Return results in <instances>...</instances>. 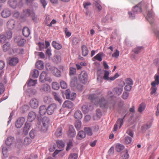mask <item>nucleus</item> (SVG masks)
Wrapping results in <instances>:
<instances>
[{
    "label": "nucleus",
    "instance_id": "28",
    "mask_svg": "<svg viewBox=\"0 0 159 159\" xmlns=\"http://www.w3.org/2000/svg\"><path fill=\"white\" fill-rule=\"evenodd\" d=\"M19 61V60L17 57H13L10 59L9 64L11 66H14L16 65Z\"/></svg>",
    "mask_w": 159,
    "mask_h": 159
},
{
    "label": "nucleus",
    "instance_id": "60",
    "mask_svg": "<svg viewBox=\"0 0 159 159\" xmlns=\"http://www.w3.org/2000/svg\"><path fill=\"white\" fill-rule=\"evenodd\" d=\"M76 73V68L73 67H70V75H73L75 74Z\"/></svg>",
    "mask_w": 159,
    "mask_h": 159
},
{
    "label": "nucleus",
    "instance_id": "42",
    "mask_svg": "<svg viewBox=\"0 0 159 159\" xmlns=\"http://www.w3.org/2000/svg\"><path fill=\"white\" fill-rule=\"evenodd\" d=\"M7 40H8L7 39L5 34L4 33L0 35V42L1 43H4Z\"/></svg>",
    "mask_w": 159,
    "mask_h": 159
},
{
    "label": "nucleus",
    "instance_id": "45",
    "mask_svg": "<svg viewBox=\"0 0 159 159\" xmlns=\"http://www.w3.org/2000/svg\"><path fill=\"white\" fill-rule=\"evenodd\" d=\"M75 128L77 130H80L82 126V123L81 121H79L76 122L75 124Z\"/></svg>",
    "mask_w": 159,
    "mask_h": 159
},
{
    "label": "nucleus",
    "instance_id": "62",
    "mask_svg": "<svg viewBox=\"0 0 159 159\" xmlns=\"http://www.w3.org/2000/svg\"><path fill=\"white\" fill-rule=\"evenodd\" d=\"M142 48V47H137L134 49L133 51L135 53L138 54L140 52V50Z\"/></svg>",
    "mask_w": 159,
    "mask_h": 159
},
{
    "label": "nucleus",
    "instance_id": "51",
    "mask_svg": "<svg viewBox=\"0 0 159 159\" xmlns=\"http://www.w3.org/2000/svg\"><path fill=\"white\" fill-rule=\"evenodd\" d=\"M78 154L76 153H71L68 159H77L78 158Z\"/></svg>",
    "mask_w": 159,
    "mask_h": 159
},
{
    "label": "nucleus",
    "instance_id": "2",
    "mask_svg": "<svg viewBox=\"0 0 159 159\" xmlns=\"http://www.w3.org/2000/svg\"><path fill=\"white\" fill-rule=\"evenodd\" d=\"M109 71L105 70L103 76V79L105 80H107L109 82H111L114 80L116 79L119 76V75L118 73H116L113 76L109 77Z\"/></svg>",
    "mask_w": 159,
    "mask_h": 159
},
{
    "label": "nucleus",
    "instance_id": "1",
    "mask_svg": "<svg viewBox=\"0 0 159 159\" xmlns=\"http://www.w3.org/2000/svg\"><path fill=\"white\" fill-rule=\"evenodd\" d=\"M94 98V95L91 94L89 96V98L92 100V102L96 107L99 106L100 107H105L107 102L103 97H102L100 98Z\"/></svg>",
    "mask_w": 159,
    "mask_h": 159
},
{
    "label": "nucleus",
    "instance_id": "55",
    "mask_svg": "<svg viewBox=\"0 0 159 159\" xmlns=\"http://www.w3.org/2000/svg\"><path fill=\"white\" fill-rule=\"evenodd\" d=\"M62 134V130L61 128H59L55 133V134L57 137H59L61 136Z\"/></svg>",
    "mask_w": 159,
    "mask_h": 159
},
{
    "label": "nucleus",
    "instance_id": "7",
    "mask_svg": "<svg viewBox=\"0 0 159 159\" xmlns=\"http://www.w3.org/2000/svg\"><path fill=\"white\" fill-rule=\"evenodd\" d=\"M88 78L87 73L84 70L82 71L79 76V80L83 83H85L87 81Z\"/></svg>",
    "mask_w": 159,
    "mask_h": 159
},
{
    "label": "nucleus",
    "instance_id": "50",
    "mask_svg": "<svg viewBox=\"0 0 159 159\" xmlns=\"http://www.w3.org/2000/svg\"><path fill=\"white\" fill-rule=\"evenodd\" d=\"M120 55V51L117 49H116L114 52L112 54L111 57H112L117 58Z\"/></svg>",
    "mask_w": 159,
    "mask_h": 159
},
{
    "label": "nucleus",
    "instance_id": "59",
    "mask_svg": "<svg viewBox=\"0 0 159 159\" xmlns=\"http://www.w3.org/2000/svg\"><path fill=\"white\" fill-rule=\"evenodd\" d=\"M125 82L127 85L132 86L133 84L132 80L130 78H127L125 80Z\"/></svg>",
    "mask_w": 159,
    "mask_h": 159
},
{
    "label": "nucleus",
    "instance_id": "9",
    "mask_svg": "<svg viewBox=\"0 0 159 159\" xmlns=\"http://www.w3.org/2000/svg\"><path fill=\"white\" fill-rule=\"evenodd\" d=\"M16 26V22L13 19L9 20L7 22V27L10 31L13 30Z\"/></svg>",
    "mask_w": 159,
    "mask_h": 159
},
{
    "label": "nucleus",
    "instance_id": "20",
    "mask_svg": "<svg viewBox=\"0 0 159 159\" xmlns=\"http://www.w3.org/2000/svg\"><path fill=\"white\" fill-rule=\"evenodd\" d=\"M50 86L48 84H44L40 89V90L42 92L47 93L50 91Z\"/></svg>",
    "mask_w": 159,
    "mask_h": 159
},
{
    "label": "nucleus",
    "instance_id": "3",
    "mask_svg": "<svg viewBox=\"0 0 159 159\" xmlns=\"http://www.w3.org/2000/svg\"><path fill=\"white\" fill-rule=\"evenodd\" d=\"M39 81L42 83H44L46 81H48L49 83H51L52 81V80L48 76L46 72L43 71L41 73L40 76Z\"/></svg>",
    "mask_w": 159,
    "mask_h": 159
},
{
    "label": "nucleus",
    "instance_id": "17",
    "mask_svg": "<svg viewBox=\"0 0 159 159\" xmlns=\"http://www.w3.org/2000/svg\"><path fill=\"white\" fill-rule=\"evenodd\" d=\"M11 12L9 9H5L1 12V15L3 18H7L11 15Z\"/></svg>",
    "mask_w": 159,
    "mask_h": 159
},
{
    "label": "nucleus",
    "instance_id": "25",
    "mask_svg": "<svg viewBox=\"0 0 159 159\" xmlns=\"http://www.w3.org/2000/svg\"><path fill=\"white\" fill-rule=\"evenodd\" d=\"M154 16V14L153 12H151L150 11L148 12L147 16V18L150 22V23H152L153 21Z\"/></svg>",
    "mask_w": 159,
    "mask_h": 159
},
{
    "label": "nucleus",
    "instance_id": "11",
    "mask_svg": "<svg viewBox=\"0 0 159 159\" xmlns=\"http://www.w3.org/2000/svg\"><path fill=\"white\" fill-rule=\"evenodd\" d=\"M125 117V116L124 117ZM124 118H119L117 120L116 123L115 125L113 128V131L114 132H116L119 128L120 129L121 126H122L123 124V121Z\"/></svg>",
    "mask_w": 159,
    "mask_h": 159
},
{
    "label": "nucleus",
    "instance_id": "56",
    "mask_svg": "<svg viewBox=\"0 0 159 159\" xmlns=\"http://www.w3.org/2000/svg\"><path fill=\"white\" fill-rule=\"evenodd\" d=\"M125 153L122 156L123 159H128L129 157V152L127 149H125L124 151Z\"/></svg>",
    "mask_w": 159,
    "mask_h": 159
},
{
    "label": "nucleus",
    "instance_id": "48",
    "mask_svg": "<svg viewBox=\"0 0 159 159\" xmlns=\"http://www.w3.org/2000/svg\"><path fill=\"white\" fill-rule=\"evenodd\" d=\"M57 145L58 147L59 148H62L64 146V142L61 140H58L57 141Z\"/></svg>",
    "mask_w": 159,
    "mask_h": 159
},
{
    "label": "nucleus",
    "instance_id": "39",
    "mask_svg": "<svg viewBox=\"0 0 159 159\" xmlns=\"http://www.w3.org/2000/svg\"><path fill=\"white\" fill-rule=\"evenodd\" d=\"M124 148V146L120 144H117L116 146V149L118 152H121Z\"/></svg>",
    "mask_w": 159,
    "mask_h": 159
},
{
    "label": "nucleus",
    "instance_id": "29",
    "mask_svg": "<svg viewBox=\"0 0 159 159\" xmlns=\"http://www.w3.org/2000/svg\"><path fill=\"white\" fill-rule=\"evenodd\" d=\"M83 115L82 114L79 110H77L76 111L74 114V117L77 119H80L82 117Z\"/></svg>",
    "mask_w": 159,
    "mask_h": 159
},
{
    "label": "nucleus",
    "instance_id": "38",
    "mask_svg": "<svg viewBox=\"0 0 159 159\" xmlns=\"http://www.w3.org/2000/svg\"><path fill=\"white\" fill-rule=\"evenodd\" d=\"M8 152V148L5 146H2V153L4 157H7Z\"/></svg>",
    "mask_w": 159,
    "mask_h": 159
},
{
    "label": "nucleus",
    "instance_id": "22",
    "mask_svg": "<svg viewBox=\"0 0 159 159\" xmlns=\"http://www.w3.org/2000/svg\"><path fill=\"white\" fill-rule=\"evenodd\" d=\"M51 70L53 74L57 77L61 76V72L56 67H53L51 68Z\"/></svg>",
    "mask_w": 159,
    "mask_h": 159
},
{
    "label": "nucleus",
    "instance_id": "52",
    "mask_svg": "<svg viewBox=\"0 0 159 159\" xmlns=\"http://www.w3.org/2000/svg\"><path fill=\"white\" fill-rule=\"evenodd\" d=\"M32 142L31 139L29 138L26 137L25 138L24 144V145L26 146L30 144Z\"/></svg>",
    "mask_w": 159,
    "mask_h": 159
},
{
    "label": "nucleus",
    "instance_id": "35",
    "mask_svg": "<svg viewBox=\"0 0 159 159\" xmlns=\"http://www.w3.org/2000/svg\"><path fill=\"white\" fill-rule=\"evenodd\" d=\"M103 54V53L102 52H100L97 54L93 59H95L99 61H101L102 60V56Z\"/></svg>",
    "mask_w": 159,
    "mask_h": 159
},
{
    "label": "nucleus",
    "instance_id": "40",
    "mask_svg": "<svg viewBox=\"0 0 159 159\" xmlns=\"http://www.w3.org/2000/svg\"><path fill=\"white\" fill-rule=\"evenodd\" d=\"M10 48V44L8 42H7L3 45V50L4 52L8 51Z\"/></svg>",
    "mask_w": 159,
    "mask_h": 159
},
{
    "label": "nucleus",
    "instance_id": "36",
    "mask_svg": "<svg viewBox=\"0 0 159 159\" xmlns=\"http://www.w3.org/2000/svg\"><path fill=\"white\" fill-rule=\"evenodd\" d=\"M37 68L40 69H42L44 67L43 62L41 61H37L36 64Z\"/></svg>",
    "mask_w": 159,
    "mask_h": 159
},
{
    "label": "nucleus",
    "instance_id": "34",
    "mask_svg": "<svg viewBox=\"0 0 159 159\" xmlns=\"http://www.w3.org/2000/svg\"><path fill=\"white\" fill-rule=\"evenodd\" d=\"M85 132L89 136H91L93 135V132L92 129L90 127H85L84 129Z\"/></svg>",
    "mask_w": 159,
    "mask_h": 159
},
{
    "label": "nucleus",
    "instance_id": "58",
    "mask_svg": "<svg viewBox=\"0 0 159 159\" xmlns=\"http://www.w3.org/2000/svg\"><path fill=\"white\" fill-rule=\"evenodd\" d=\"M113 94H114L113 92H112L111 91L108 92L107 95L108 100H109L111 99L113 96Z\"/></svg>",
    "mask_w": 159,
    "mask_h": 159
},
{
    "label": "nucleus",
    "instance_id": "27",
    "mask_svg": "<svg viewBox=\"0 0 159 159\" xmlns=\"http://www.w3.org/2000/svg\"><path fill=\"white\" fill-rule=\"evenodd\" d=\"M82 53L83 56H86L89 53V50L87 46L85 45L82 46Z\"/></svg>",
    "mask_w": 159,
    "mask_h": 159
},
{
    "label": "nucleus",
    "instance_id": "12",
    "mask_svg": "<svg viewBox=\"0 0 159 159\" xmlns=\"http://www.w3.org/2000/svg\"><path fill=\"white\" fill-rule=\"evenodd\" d=\"M152 86L151 88V94L152 95L155 94L157 91V88L156 86L159 84V82L153 81L151 84Z\"/></svg>",
    "mask_w": 159,
    "mask_h": 159
},
{
    "label": "nucleus",
    "instance_id": "10",
    "mask_svg": "<svg viewBox=\"0 0 159 159\" xmlns=\"http://www.w3.org/2000/svg\"><path fill=\"white\" fill-rule=\"evenodd\" d=\"M57 108V106L55 103L49 105L47 108V113L49 115L53 114Z\"/></svg>",
    "mask_w": 159,
    "mask_h": 159
},
{
    "label": "nucleus",
    "instance_id": "23",
    "mask_svg": "<svg viewBox=\"0 0 159 159\" xmlns=\"http://www.w3.org/2000/svg\"><path fill=\"white\" fill-rule=\"evenodd\" d=\"M73 103L70 101H66L63 103L62 106L63 107H66L68 108H71L73 107Z\"/></svg>",
    "mask_w": 159,
    "mask_h": 159
},
{
    "label": "nucleus",
    "instance_id": "6",
    "mask_svg": "<svg viewBox=\"0 0 159 159\" xmlns=\"http://www.w3.org/2000/svg\"><path fill=\"white\" fill-rule=\"evenodd\" d=\"M123 90V86L119 85L115 87L113 90V92L116 96H119L121 94Z\"/></svg>",
    "mask_w": 159,
    "mask_h": 159
},
{
    "label": "nucleus",
    "instance_id": "44",
    "mask_svg": "<svg viewBox=\"0 0 159 159\" xmlns=\"http://www.w3.org/2000/svg\"><path fill=\"white\" fill-rule=\"evenodd\" d=\"M37 83V80L30 79L29 81L28 85L29 86H34Z\"/></svg>",
    "mask_w": 159,
    "mask_h": 159
},
{
    "label": "nucleus",
    "instance_id": "21",
    "mask_svg": "<svg viewBox=\"0 0 159 159\" xmlns=\"http://www.w3.org/2000/svg\"><path fill=\"white\" fill-rule=\"evenodd\" d=\"M47 113V109L46 106H42L39 108V113L40 115L43 116Z\"/></svg>",
    "mask_w": 159,
    "mask_h": 159
},
{
    "label": "nucleus",
    "instance_id": "49",
    "mask_svg": "<svg viewBox=\"0 0 159 159\" xmlns=\"http://www.w3.org/2000/svg\"><path fill=\"white\" fill-rule=\"evenodd\" d=\"M52 89L55 90H57L60 87L59 84L56 82H52Z\"/></svg>",
    "mask_w": 159,
    "mask_h": 159
},
{
    "label": "nucleus",
    "instance_id": "57",
    "mask_svg": "<svg viewBox=\"0 0 159 159\" xmlns=\"http://www.w3.org/2000/svg\"><path fill=\"white\" fill-rule=\"evenodd\" d=\"M61 87L63 89H66L67 87L66 83L64 81L62 80L60 82Z\"/></svg>",
    "mask_w": 159,
    "mask_h": 159
},
{
    "label": "nucleus",
    "instance_id": "61",
    "mask_svg": "<svg viewBox=\"0 0 159 159\" xmlns=\"http://www.w3.org/2000/svg\"><path fill=\"white\" fill-rule=\"evenodd\" d=\"M82 109L84 113H87L89 111V109L88 107L86 105H84L82 107Z\"/></svg>",
    "mask_w": 159,
    "mask_h": 159
},
{
    "label": "nucleus",
    "instance_id": "14",
    "mask_svg": "<svg viewBox=\"0 0 159 159\" xmlns=\"http://www.w3.org/2000/svg\"><path fill=\"white\" fill-rule=\"evenodd\" d=\"M15 41L20 46H23L25 42V40L21 36H17L15 39Z\"/></svg>",
    "mask_w": 159,
    "mask_h": 159
},
{
    "label": "nucleus",
    "instance_id": "16",
    "mask_svg": "<svg viewBox=\"0 0 159 159\" xmlns=\"http://www.w3.org/2000/svg\"><path fill=\"white\" fill-rule=\"evenodd\" d=\"M36 115V113L33 111H30L28 115V121L30 122H31L33 121L35 118Z\"/></svg>",
    "mask_w": 159,
    "mask_h": 159
},
{
    "label": "nucleus",
    "instance_id": "18",
    "mask_svg": "<svg viewBox=\"0 0 159 159\" xmlns=\"http://www.w3.org/2000/svg\"><path fill=\"white\" fill-rule=\"evenodd\" d=\"M152 121H149L142 126L141 127L142 131L143 132H144L146 130L149 129L152 126Z\"/></svg>",
    "mask_w": 159,
    "mask_h": 159
},
{
    "label": "nucleus",
    "instance_id": "26",
    "mask_svg": "<svg viewBox=\"0 0 159 159\" xmlns=\"http://www.w3.org/2000/svg\"><path fill=\"white\" fill-rule=\"evenodd\" d=\"M8 4L11 8L15 9L16 7L17 2L16 0H9Z\"/></svg>",
    "mask_w": 159,
    "mask_h": 159
},
{
    "label": "nucleus",
    "instance_id": "64",
    "mask_svg": "<svg viewBox=\"0 0 159 159\" xmlns=\"http://www.w3.org/2000/svg\"><path fill=\"white\" fill-rule=\"evenodd\" d=\"M129 95V93L126 92H124L122 95V98L124 99H126L128 98Z\"/></svg>",
    "mask_w": 159,
    "mask_h": 159
},
{
    "label": "nucleus",
    "instance_id": "30",
    "mask_svg": "<svg viewBox=\"0 0 159 159\" xmlns=\"http://www.w3.org/2000/svg\"><path fill=\"white\" fill-rule=\"evenodd\" d=\"M22 33L23 35L26 37H28L30 34L29 29L27 27H25L23 28Z\"/></svg>",
    "mask_w": 159,
    "mask_h": 159
},
{
    "label": "nucleus",
    "instance_id": "53",
    "mask_svg": "<svg viewBox=\"0 0 159 159\" xmlns=\"http://www.w3.org/2000/svg\"><path fill=\"white\" fill-rule=\"evenodd\" d=\"M132 141V139L129 137L126 136L125 137V143L126 144H129L131 143Z\"/></svg>",
    "mask_w": 159,
    "mask_h": 159
},
{
    "label": "nucleus",
    "instance_id": "43",
    "mask_svg": "<svg viewBox=\"0 0 159 159\" xmlns=\"http://www.w3.org/2000/svg\"><path fill=\"white\" fill-rule=\"evenodd\" d=\"M31 14L30 11L29 9H27L24 10L22 17H24L28 16H30Z\"/></svg>",
    "mask_w": 159,
    "mask_h": 159
},
{
    "label": "nucleus",
    "instance_id": "5",
    "mask_svg": "<svg viewBox=\"0 0 159 159\" xmlns=\"http://www.w3.org/2000/svg\"><path fill=\"white\" fill-rule=\"evenodd\" d=\"M29 105L33 109H36L38 108L39 105V100L36 98L31 99L29 102Z\"/></svg>",
    "mask_w": 159,
    "mask_h": 159
},
{
    "label": "nucleus",
    "instance_id": "41",
    "mask_svg": "<svg viewBox=\"0 0 159 159\" xmlns=\"http://www.w3.org/2000/svg\"><path fill=\"white\" fill-rule=\"evenodd\" d=\"M31 74L33 78H37L39 75V72L38 70L34 69L31 71Z\"/></svg>",
    "mask_w": 159,
    "mask_h": 159
},
{
    "label": "nucleus",
    "instance_id": "19",
    "mask_svg": "<svg viewBox=\"0 0 159 159\" xmlns=\"http://www.w3.org/2000/svg\"><path fill=\"white\" fill-rule=\"evenodd\" d=\"M86 136L85 132L83 130H81L78 132L76 138L77 139L80 140L85 138Z\"/></svg>",
    "mask_w": 159,
    "mask_h": 159
},
{
    "label": "nucleus",
    "instance_id": "32",
    "mask_svg": "<svg viewBox=\"0 0 159 159\" xmlns=\"http://www.w3.org/2000/svg\"><path fill=\"white\" fill-rule=\"evenodd\" d=\"M53 95L55 100L61 104L62 102V100L56 92L53 93Z\"/></svg>",
    "mask_w": 159,
    "mask_h": 159
},
{
    "label": "nucleus",
    "instance_id": "24",
    "mask_svg": "<svg viewBox=\"0 0 159 159\" xmlns=\"http://www.w3.org/2000/svg\"><path fill=\"white\" fill-rule=\"evenodd\" d=\"M31 125L30 123L26 122L23 128V132L25 134H28L29 129L30 128Z\"/></svg>",
    "mask_w": 159,
    "mask_h": 159
},
{
    "label": "nucleus",
    "instance_id": "37",
    "mask_svg": "<svg viewBox=\"0 0 159 159\" xmlns=\"http://www.w3.org/2000/svg\"><path fill=\"white\" fill-rule=\"evenodd\" d=\"M52 44L53 47L57 49H60L62 48L61 45L56 41H52Z\"/></svg>",
    "mask_w": 159,
    "mask_h": 159
},
{
    "label": "nucleus",
    "instance_id": "33",
    "mask_svg": "<svg viewBox=\"0 0 159 159\" xmlns=\"http://www.w3.org/2000/svg\"><path fill=\"white\" fill-rule=\"evenodd\" d=\"M133 11L134 13H137L141 12L142 10L141 5L139 4L134 7Z\"/></svg>",
    "mask_w": 159,
    "mask_h": 159
},
{
    "label": "nucleus",
    "instance_id": "15",
    "mask_svg": "<svg viewBox=\"0 0 159 159\" xmlns=\"http://www.w3.org/2000/svg\"><path fill=\"white\" fill-rule=\"evenodd\" d=\"M76 134V132L75 131L73 126L72 125L70 126L68 132V136L70 137H75Z\"/></svg>",
    "mask_w": 159,
    "mask_h": 159
},
{
    "label": "nucleus",
    "instance_id": "13",
    "mask_svg": "<svg viewBox=\"0 0 159 159\" xmlns=\"http://www.w3.org/2000/svg\"><path fill=\"white\" fill-rule=\"evenodd\" d=\"M25 121V118L24 117H20L18 118L16 122L15 126L17 128L21 127Z\"/></svg>",
    "mask_w": 159,
    "mask_h": 159
},
{
    "label": "nucleus",
    "instance_id": "54",
    "mask_svg": "<svg viewBox=\"0 0 159 159\" xmlns=\"http://www.w3.org/2000/svg\"><path fill=\"white\" fill-rule=\"evenodd\" d=\"M4 34H5V36L8 40L10 39L12 37V33L11 31L9 32H7L4 33Z\"/></svg>",
    "mask_w": 159,
    "mask_h": 159
},
{
    "label": "nucleus",
    "instance_id": "4",
    "mask_svg": "<svg viewBox=\"0 0 159 159\" xmlns=\"http://www.w3.org/2000/svg\"><path fill=\"white\" fill-rule=\"evenodd\" d=\"M70 85L72 87H75L80 90L82 89V86L78 84V79L76 77H74L72 79Z\"/></svg>",
    "mask_w": 159,
    "mask_h": 159
},
{
    "label": "nucleus",
    "instance_id": "63",
    "mask_svg": "<svg viewBox=\"0 0 159 159\" xmlns=\"http://www.w3.org/2000/svg\"><path fill=\"white\" fill-rule=\"evenodd\" d=\"M48 126L47 125L42 124L40 130L42 131L45 132L47 130Z\"/></svg>",
    "mask_w": 159,
    "mask_h": 159
},
{
    "label": "nucleus",
    "instance_id": "31",
    "mask_svg": "<svg viewBox=\"0 0 159 159\" xmlns=\"http://www.w3.org/2000/svg\"><path fill=\"white\" fill-rule=\"evenodd\" d=\"M14 138L12 137H8L6 140L5 142L6 144L8 145H10L14 141Z\"/></svg>",
    "mask_w": 159,
    "mask_h": 159
},
{
    "label": "nucleus",
    "instance_id": "46",
    "mask_svg": "<svg viewBox=\"0 0 159 159\" xmlns=\"http://www.w3.org/2000/svg\"><path fill=\"white\" fill-rule=\"evenodd\" d=\"M49 118L46 117H44L42 120V124L48 126L49 124Z\"/></svg>",
    "mask_w": 159,
    "mask_h": 159
},
{
    "label": "nucleus",
    "instance_id": "8",
    "mask_svg": "<svg viewBox=\"0 0 159 159\" xmlns=\"http://www.w3.org/2000/svg\"><path fill=\"white\" fill-rule=\"evenodd\" d=\"M65 95L67 99L72 100L75 99L76 96V94L75 93L73 92L71 93L70 90L69 89L66 90Z\"/></svg>",
    "mask_w": 159,
    "mask_h": 159
},
{
    "label": "nucleus",
    "instance_id": "47",
    "mask_svg": "<svg viewBox=\"0 0 159 159\" xmlns=\"http://www.w3.org/2000/svg\"><path fill=\"white\" fill-rule=\"evenodd\" d=\"M146 105L144 103L141 104L138 109V111L139 112H142L145 109Z\"/></svg>",
    "mask_w": 159,
    "mask_h": 159
}]
</instances>
